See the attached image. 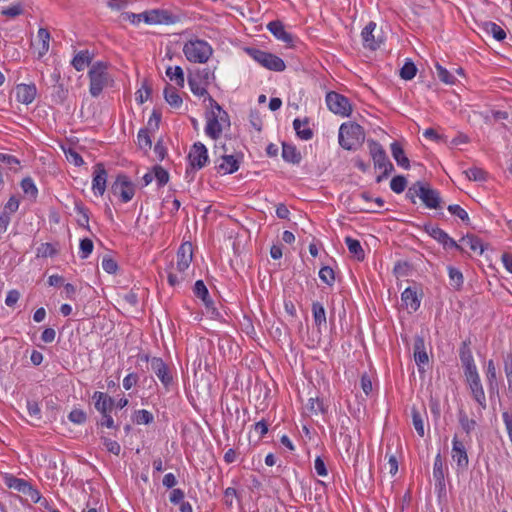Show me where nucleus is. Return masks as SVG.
Wrapping results in <instances>:
<instances>
[{"label":"nucleus","instance_id":"1","mask_svg":"<svg viewBox=\"0 0 512 512\" xmlns=\"http://www.w3.org/2000/svg\"><path fill=\"white\" fill-rule=\"evenodd\" d=\"M365 140V132L356 122L343 123L339 128V144L345 150H356Z\"/></svg>","mask_w":512,"mask_h":512},{"label":"nucleus","instance_id":"2","mask_svg":"<svg viewBox=\"0 0 512 512\" xmlns=\"http://www.w3.org/2000/svg\"><path fill=\"white\" fill-rule=\"evenodd\" d=\"M88 77L90 80L89 92L93 97H98L103 89L113 82L108 73V63L104 61L93 63L88 72Z\"/></svg>","mask_w":512,"mask_h":512},{"label":"nucleus","instance_id":"3","mask_svg":"<svg viewBox=\"0 0 512 512\" xmlns=\"http://www.w3.org/2000/svg\"><path fill=\"white\" fill-rule=\"evenodd\" d=\"M183 53L190 62L206 63L211 57L213 50L208 42L194 39L184 44Z\"/></svg>","mask_w":512,"mask_h":512},{"label":"nucleus","instance_id":"4","mask_svg":"<svg viewBox=\"0 0 512 512\" xmlns=\"http://www.w3.org/2000/svg\"><path fill=\"white\" fill-rule=\"evenodd\" d=\"M245 52L257 63H259L264 68L275 71L282 72L285 70L286 65L285 62L278 56L266 52L257 48H245Z\"/></svg>","mask_w":512,"mask_h":512},{"label":"nucleus","instance_id":"5","mask_svg":"<svg viewBox=\"0 0 512 512\" xmlns=\"http://www.w3.org/2000/svg\"><path fill=\"white\" fill-rule=\"evenodd\" d=\"M111 192L127 203L135 194V186L126 175L119 174L111 185Z\"/></svg>","mask_w":512,"mask_h":512},{"label":"nucleus","instance_id":"6","mask_svg":"<svg viewBox=\"0 0 512 512\" xmlns=\"http://www.w3.org/2000/svg\"><path fill=\"white\" fill-rule=\"evenodd\" d=\"M5 484L8 488L14 489L24 495L28 496L32 502H39L41 495L28 481L17 478L13 475L5 477Z\"/></svg>","mask_w":512,"mask_h":512},{"label":"nucleus","instance_id":"7","mask_svg":"<svg viewBox=\"0 0 512 512\" xmlns=\"http://www.w3.org/2000/svg\"><path fill=\"white\" fill-rule=\"evenodd\" d=\"M326 103L331 112L341 116H349L352 111L351 104L347 97L334 91L326 95Z\"/></svg>","mask_w":512,"mask_h":512},{"label":"nucleus","instance_id":"8","mask_svg":"<svg viewBox=\"0 0 512 512\" xmlns=\"http://www.w3.org/2000/svg\"><path fill=\"white\" fill-rule=\"evenodd\" d=\"M367 145L375 169H388V166L393 165L389 160L386 151L378 141L369 139L367 141Z\"/></svg>","mask_w":512,"mask_h":512},{"label":"nucleus","instance_id":"9","mask_svg":"<svg viewBox=\"0 0 512 512\" xmlns=\"http://www.w3.org/2000/svg\"><path fill=\"white\" fill-rule=\"evenodd\" d=\"M424 231L437 242L442 244L445 248H454L462 253L464 252V248L438 226L425 224Z\"/></svg>","mask_w":512,"mask_h":512},{"label":"nucleus","instance_id":"10","mask_svg":"<svg viewBox=\"0 0 512 512\" xmlns=\"http://www.w3.org/2000/svg\"><path fill=\"white\" fill-rule=\"evenodd\" d=\"M333 322H305V329L309 346L315 347L320 344L323 332L327 333L331 327L328 324Z\"/></svg>","mask_w":512,"mask_h":512},{"label":"nucleus","instance_id":"11","mask_svg":"<svg viewBox=\"0 0 512 512\" xmlns=\"http://www.w3.org/2000/svg\"><path fill=\"white\" fill-rule=\"evenodd\" d=\"M376 23L370 21L362 30L361 38L365 49L375 51L383 43V38L380 33H375Z\"/></svg>","mask_w":512,"mask_h":512},{"label":"nucleus","instance_id":"12","mask_svg":"<svg viewBox=\"0 0 512 512\" xmlns=\"http://www.w3.org/2000/svg\"><path fill=\"white\" fill-rule=\"evenodd\" d=\"M451 456L453 461L456 462L458 469L466 470L469 466V458L467 450L463 441L459 440L457 435L452 440Z\"/></svg>","mask_w":512,"mask_h":512},{"label":"nucleus","instance_id":"13","mask_svg":"<svg viewBox=\"0 0 512 512\" xmlns=\"http://www.w3.org/2000/svg\"><path fill=\"white\" fill-rule=\"evenodd\" d=\"M188 160L192 168L202 169L208 162V151L201 142H196L190 149Z\"/></svg>","mask_w":512,"mask_h":512},{"label":"nucleus","instance_id":"14","mask_svg":"<svg viewBox=\"0 0 512 512\" xmlns=\"http://www.w3.org/2000/svg\"><path fill=\"white\" fill-rule=\"evenodd\" d=\"M422 203L429 209H441L442 198L440 193L433 189L429 183L425 182L424 188L419 191Z\"/></svg>","mask_w":512,"mask_h":512},{"label":"nucleus","instance_id":"15","mask_svg":"<svg viewBox=\"0 0 512 512\" xmlns=\"http://www.w3.org/2000/svg\"><path fill=\"white\" fill-rule=\"evenodd\" d=\"M107 171L103 163H97L93 170L92 190L96 195L102 196L106 190Z\"/></svg>","mask_w":512,"mask_h":512},{"label":"nucleus","instance_id":"16","mask_svg":"<svg viewBox=\"0 0 512 512\" xmlns=\"http://www.w3.org/2000/svg\"><path fill=\"white\" fill-rule=\"evenodd\" d=\"M151 369L166 388L171 385L173 377L163 359L157 357L152 358Z\"/></svg>","mask_w":512,"mask_h":512},{"label":"nucleus","instance_id":"17","mask_svg":"<svg viewBox=\"0 0 512 512\" xmlns=\"http://www.w3.org/2000/svg\"><path fill=\"white\" fill-rule=\"evenodd\" d=\"M193 258V247L190 242L181 244L177 251V265L176 268L180 273L185 272Z\"/></svg>","mask_w":512,"mask_h":512},{"label":"nucleus","instance_id":"18","mask_svg":"<svg viewBox=\"0 0 512 512\" xmlns=\"http://www.w3.org/2000/svg\"><path fill=\"white\" fill-rule=\"evenodd\" d=\"M269 32L279 41L288 46L293 45V36L285 30L284 24L280 20H274L267 24Z\"/></svg>","mask_w":512,"mask_h":512},{"label":"nucleus","instance_id":"19","mask_svg":"<svg viewBox=\"0 0 512 512\" xmlns=\"http://www.w3.org/2000/svg\"><path fill=\"white\" fill-rule=\"evenodd\" d=\"M433 478L435 480V488L441 493L445 490V465L441 453H438L433 465Z\"/></svg>","mask_w":512,"mask_h":512},{"label":"nucleus","instance_id":"20","mask_svg":"<svg viewBox=\"0 0 512 512\" xmlns=\"http://www.w3.org/2000/svg\"><path fill=\"white\" fill-rule=\"evenodd\" d=\"M413 356L416 365L421 370V366L428 363L429 358L425 348L424 336L416 335L413 344Z\"/></svg>","mask_w":512,"mask_h":512},{"label":"nucleus","instance_id":"21","mask_svg":"<svg viewBox=\"0 0 512 512\" xmlns=\"http://www.w3.org/2000/svg\"><path fill=\"white\" fill-rule=\"evenodd\" d=\"M92 399L95 401L96 410L100 412L102 416L111 413L115 405L114 399L104 392H94Z\"/></svg>","mask_w":512,"mask_h":512},{"label":"nucleus","instance_id":"22","mask_svg":"<svg viewBox=\"0 0 512 512\" xmlns=\"http://www.w3.org/2000/svg\"><path fill=\"white\" fill-rule=\"evenodd\" d=\"M37 89L34 84H20L16 88V98L20 103L30 104L36 97Z\"/></svg>","mask_w":512,"mask_h":512},{"label":"nucleus","instance_id":"23","mask_svg":"<svg viewBox=\"0 0 512 512\" xmlns=\"http://www.w3.org/2000/svg\"><path fill=\"white\" fill-rule=\"evenodd\" d=\"M401 299L409 312H415L420 306V298L416 287H407L403 291Z\"/></svg>","mask_w":512,"mask_h":512},{"label":"nucleus","instance_id":"24","mask_svg":"<svg viewBox=\"0 0 512 512\" xmlns=\"http://www.w3.org/2000/svg\"><path fill=\"white\" fill-rule=\"evenodd\" d=\"M258 323L261 328H266L269 335L276 340H281L288 334V327L285 322H264V326L261 325V322Z\"/></svg>","mask_w":512,"mask_h":512},{"label":"nucleus","instance_id":"25","mask_svg":"<svg viewBox=\"0 0 512 512\" xmlns=\"http://www.w3.org/2000/svg\"><path fill=\"white\" fill-rule=\"evenodd\" d=\"M94 54L89 50H81L78 51L72 61L71 65L74 67L76 71H83L87 66H89L93 60Z\"/></svg>","mask_w":512,"mask_h":512},{"label":"nucleus","instance_id":"26","mask_svg":"<svg viewBox=\"0 0 512 512\" xmlns=\"http://www.w3.org/2000/svg\"><path fill=\"white\" fill-rule=\"evenodd\" d=\"M205 133L214 140L218 139L222 133V125L214 111H212L211 115L208 117Z\"/></svg>","mask_w":512,"mask_h":512},{"label":"nucleus","instance_id":"27","mask_svg":"<svg viewBox=\"0 0 512 512\" xmlns=\"http://www.w3.org/2000/svg\"><path fill=\"white\" fill-rule=\"evenodd\" d=\"M390 149H391V154H392L394 160L396 161L397 165L401 166L404 169H409L410 161L406 157L405 152H404L402 146L400 145V143L397 141H394L393 143H391Z\"/></svg>","mask_w":512,"mask_h":512},{"label":"nucleus","instance_id":"28","mask_svg":"<svg viewBox=\"0 0 512 512\" xmlns=\"http://www.w3.org/2000/svg\"><path fill=\"white\" fill-rule=\"evenodd\" d=\"M222 162L217 166L218 171L224 174H232L239 169V160L234 155H222Z\"/></svg>","mask_w":512,"mask_h":512},{"label":"nucleus","instance_id":"29","mask_svg":"<svg viewBox=\"0 0 512 512\" xmlns=\"http://www.w3.org/2000/svg\"><path fill=\"white\" fill-rule=\"evenodd\" d=\"M474 400L483 408L486 409V397L482 387L480 378L468 382Z\"/></svg>","mask_w":512,"mask_h":512},{"label":"nucleus","instance_id":"30","mask_svg":"<svg viewBox=\"0 0 512 512\" xmlns=\"http://www.w3.org/2000/svg\"><path fill=\"white\" fill-rule=\"evenodd\" d=\"M50 39V32L46 28H39L37 33L38 58H42L48 52Z\"/></svg>","mask_w":512,"mask_h":512},{"label":"nucleus","instance_id":"31","mask_svg":"<svg viewBox=\"0 0 512 512\" xmlns=\"http://www.w3.org/2000/svg\"><path fill=\"white\" fill-rule=\"evenodd\" d=\"M282 158L289 163L299 164L301 161V154L292 144L282 143Z\"/></svg>","mask_w":512,"mask_h":512},{"label":"nucleus","instance_id":"32","mask_svg":"<svg viewBox=\"0 0 512 512\" xmlns=\"http://www.w3.org/2000/svg\"><path fill=\"white\" fill-rule=\"evenodd\" d=\"M164 98L166 102L173 108H179L183 103L182 98L176 88L169 84H167L164 89Z\"/></svg>","mask_w":512,"mask_h":512},{"label":"nucleus","instance_id":"33","mask_svg":"<svg viewBox=\"0 0 512 512\" xmlns=\"http://www.w3.org/2000/svg\"><path fill=\"white\" fill-rule=\"evenodd\" d=\"M169 16L166 11L151 10L145 12V23L161 24L168 23Z\"/></svg>","mask_w":512,"mask_h":512},{"label":"nucleus","instance_id":"34","mask_svg":"<svg viewBox=\"0 0 512 512\" xmlns=\"http://www.w3.org/2000/svg\"><path fill=\"white\" fill-rule=\"evenodd\" d=\"M345 243L348 247L349 252L353 254L358 261L364 260L365 253L360 242L357 239L348 236L345 238Z\"/></svg>","mask_w":512,"mask_h":512},{"label":"nucleus","instance_id":"35","mask_svg":"<svg viewBox=\"0 0 512 512\" xmlns=\"http://www.w3.org/2000/svg\"><path fill=\"white\" fill-rule=\"evenodd\" d=\"M483 30L491 34L497 41H503L506 38L505 30L494 22H484Z\"/></svg>","mask_w":512,"mask_h":512},{"label":"nucleus","instance_id":"36","mask_svg":"<svg viewBox=\"0 0 512 512\" xmlns=\"http://www.w3.org/2000/svg\"><path fill=\"white\" fill-rule=\"evenodd\" d=\"M166 76L171 80L175 81L176 85L179 87H184L185 78L183 69L180 66H169L166 69Z\"/></svg>","mask_w":512,"mask_h":512},{"label":"nucleus","instance_id":"37","mask_svg":"<svg viewBox=\"0 0 512 512\" xmlns=\"http://www.w3.org/2000/svg\"><path fill=\"white\" fill-rule=\"evenodd\" d=\"M460 242L462 244L467 245L470 248V250L473 252L479 251V253L482 254L484 251L483 244H482L481 240L475 235L468 234V235L462 237Z\"/></svg>","mask_w":512,"mask_h":512},{"label":"nucleus","instance_id":"38","mask_svg":"<svg viewBox=\"0 0 512 512\" xmlns=\"http://www.w3.org/2000/svg\"><path fill=\"white\" fill-rule=\"evenodd\" d=\"M138 147L147 153L152 146V140L147 129H140L137 134Z\"/></svg>","mask_w":512,"mask_h":512},{"label":"nucleus","instance_id":"39","mask_svg":"<svg viewBox=\"0 0 512 512\" xmlns=\"http://www.w3.org/2000/svg\"><path fill=\"white\" fill-rule=\"evenodd\" d=\"M458 419L461 428L466 433V435L469 436L471 431H473L477 425L476 421L474 419H469L463 410L459 411Z\"/></svg>","mask_w":512,"mask_h":512},{"label":"nucleus","instance_id":"40","mask_svg":"<svg viewBox=\"0 0 512 512\" xmlns=\"http://www.w3.org/2000/svg\"><path fill=\"white\" fill-rule=\"evenodd\" d=\"M411 415H412L413 426H414L416 432L418 433V435L420 437H423L425 434V431H424V420H423L422 414L415 406H413L411 408Z\"/></svg>","mask_w":512,"mask_h":512},{"label":"nucleus","instance_id":"41","mask_svg":"<svg viewBox=\"0 0 512 512\" xmlns=\"http://www.w3.org/2000/svg\"><path fill=\"white\" fill-rule=\"evenodd\" d=\"M193 292L196 297L200 298L203 301L204 305L207 304V302L212 301L209 298L208 289L202 280H198L195 282Z\"/></svg>","mask_w":512,"mask_h":512},{"label":"nucleus","instance_id":"42","mask_svg":"<svg viewBox=\"0 0 512 512\" xmlns=\"http://www.w3.org/2000/svg\"><path fill=\"white\" fill-rule=\"evenodd\" d=\"M293 127L297 134V136L302 140H310L313 137V131L308 128H302V122L300 119H295L293 121Z\"/></svg>","mask_w":512,"mask_h":512},{"label":"nucleus","instance_id":"43","mask_svg":"<svg viewBox=\"0 0 512 512\" xmlns=\"http://www.w3.org/2000/svg\"><path fill=\"white\" fill-rule=\"evenodd\" d=\"M153 174L159 187H163L168 183L169 173L162 166L155 165L153 167Z\"/></svg>","mask_w":512,"mask_h":512},{"label":"nucleus","instance_id":"44","mask_svg":"<svg viewBox=\"0 0 512 512\" xmlns=\"http://www.w3.org/2000/svg\"><path fill=\"white\" fill-rule=\"evenodd\" d=\"M58 253V250L51 243H42L36 252L37 258L53 257Z\"/></svg>","mask_w":512,"mask_h":512},{"label":"nucleus","instance_id":"45","mask_svg":"<svg viewBox=\"0 0 512 512\" xmlns=\"http://www.w3.org/2000/svg\"><path fill=\"white\" fill-rule=\"evenodd\" d=\"M459 357L462 363V366H466L474 363L472 352L469 348V345L466 341H464L459 350Z\"/></svg>","mask_w":512,"mask_h":512},{"label":"nucleus","instance_id":"46","mask_svg":"<svg viewBox=\"0 0 512 512\" xmlns=\"http://www.w3.org/2000/svg\"><path fill=\"white\" fill-rule=\"evenodd\" d=\"M75 210L80 214V218H78L77 222L79 226L89 230V214L88 210L82 205V203L75 204Z\"/></svg>","mask_w":512,"mask_h":512},{"label":"nucleus","instance_id":"47","mask_svg":"<svg viewBox=\"0 0 512 512\" xmlns=\"http://www.w3.org/2000/svg\"><path fill=\"white\" fill-rule=\"evenodd\" d=\"M68 95L67 89L62 84L54 85L51 94L52 100L57 104H62Z\"/></svg>","mask_w":512,"mask_h":512},{"label":"nucleus","instance_id":"48","mask_svg":"<svg viewBox=\"0 0 512 512\" xmlns=\"http://www.w3.org/2000/svg\"><path fill=\"white\" fill-rule=\"evenodd\" d=\"M424 184L425 182L417 181L408 188L406 192V198L409 199L413 204L416 203V197L420 198L421 193L419 191L424 188Z\"/></svg>","mask_w":512,"mask_h":512},{"label":"nucleus","instance_id":"49","mask_svg":"<svg viewBox=\"0 0 512 512\" xmlns=\"http://www.w3.org/2000/svg\"><path fill=\"white\" fill-rule=\"evenodd\" d=\"M417 68L412 61H407L400 70V77L404 80H411L415 77Z\"/></svg>","mask_w":512,"mask_h":512},{"label":"nucleus","instance_id":"50","mask_svg":"<svg viewBox=\"0 0 512 512\" xmlns=\"http://www.w3.org/2000/svg\"><path fill=\"white\" fill-rule=\"evenodd\" d=\"M438 78L445 84H454L456 78L444 67H442L439 63L435 65Z\"/></svg>","mask_w":512,"mask_h":512},{"label":"nucleus","instance_id":"51","mask_svg":"<svg viewBox=\"0 0 512 512\" xmlns=\"http://www.w3.org/2000/svg\"><path fill=\"white\" fill-rule=\"evenodd\" d=\"M407 186V180L402 175H397L392 178L390 182V188L393 192L400 194L402 193Z\"/></svg>","mask_w":512,"mask_h":512},{"label":"nucleus","instance_id":"52","mask_svg":"<svg viewBox=\"0 0 512 512\" xmlns=\"http://www.w3.org/2000/svg\"><path fill=\"white\" fill-rule=\"evenodd\" d=\"M447 210L454 216L460 218L464 223L469 224L470 218L465 209L458 204H451L447 207Z\"/></svg>","mask_w":512,"mask_h":512},{"label":"nucleus","instance_id":"53","mask_svg":"<svg viewBox=\"0 0 512 512\" xmlns=\"http://www.w3.org/2000/svg\"><path fill=\"white\" fill-rule=\"evenodd\" d=\"M469 180L472 181H485L487 173L478 167H472L464 172Z\"/></svg>","mask_w":512,"mask_h":512},{"label":"nucleus","instance_id":"54","mask_svg":"<svg viewBox=\"0 0 512 512\" xmlns=\"http://www.w3.org/2000/svg\"><path fill=\"white\" fill-rule=\"evenodd\" d=\"M206 315L211 320H224V315H221L220 307H216L213 301L205 304Z\"/></svg>","mask_w":512,"mask_h":512},{"label":"nucleus","instance_id":"55","mask_svg":"<svg viewBox=\"0 0 512 512\" xmlns=\"http://www.w3.org/2000/svg\"><path fill=\"white\" fill-rule=\"evenodd\" d=\"M319 278L325 284H327L329 286L333 285V283L335 281V274H334L333 269L329 266L322 267L319 271Z\"/></svg>","mask_w":512,"mask_h":512},{"label":"nucleus","instance_id":"56","mask_svg":"<svg viewBox=\"0 0 512 512\" xmlns=\"http://www.w3.org/2000/svg\"><path fill=\"white\" fill-rule=\"evenodd\" d=\"M504 372L508 382V390L512 393V353H509L504 358Z\"/></svg>","mask_w":512,"mask_h":512},{"label":"nucleus","instance_id":"57","mask_svg":"<svg viewBox=\"0 0 512 512\" xmlns=\"http://www.w3.org/2000/svg\"><path fill=\"white\" fill-rule=\"evenodd\" d=\"M21 188L25 194H28L32 197H36L38 193V189L30 177H26L21 181Z\"/></svg>","mask_w":512,"mask_h":512},{"label":"nucleus","instance_id":"58","mask_svg":"<svg viewBox=\"0 0 512 512\" xmlns=\"http://www.w3.org/2000/svg\"><path fill=\"white\" fill-rule=\"evenodd\" d=\"M449 279L450 284L457 289L460 288L463 284L462 273L454 267H449Z\"/></svg>","mask_w":512,"mask_h":512},{"label":"nucleus","instance_id":"59","mask_svg":"<svg viewBox=\"0 0 512 512\" xmlns=\"http://www.w3.org/2000/svg\"><path fill=\"white\" fill-rule=\"evenodd\" d=\"M122 21H128L131 24L137 25L140 22H145V12L143 13H132V12H123L120 16Z\"/></svg>","mask_w":512,"mask_h":512},{"label":"nucleus","instance_id":"60","mask_svg":"<svg viewBox=\"0 0 512 512\" xmlns=\"http://www.w3.org/2000/svg\"><path fill=\"white\" fill-rule=\"evenodd\" d=\"M151 93V87L146 81H144L142 83L141 88L136 92V100L138 101L139 104H143L146 100H148Z\"/></svg>","mask_w":512,"mask_h":512},{"label":"nucleus","instance_id":"61","mask_svg":"<svg viewBox=\"0 0 512 512\" xmlns=\"http://www.w3.org/2000/svg\"><path fill=\"white\" fill-rule=\"evenodd\" d=\"M486 376L490 389L497 387L496 367L493 360L488 361Z\"/></svg>","mask_w":512,"mask_h":512},{"label":"nucleus","instance_id":"62","mask_svg":"<svg viewBox=\"0 0 512 512\" xmlns=\"http://www.w3.org/2000/svg\"><path fill=\"white\" fill-rule=\"evenodd\" d=\"M154 420L153 414L148 410H138L135 415V421L137 424H150Z\"/></svg>","mask_w":512,"mask_h":512},{"label":"nucleus","instance_id":"63","mask_svg":"<svg viewBox=\"0 0 512 512\" xmlns=\"http://www.w3.org/2000/svg\"><path fill=\"white\" fill-rule=\"evenodd\" d=\"M93 242L89 238H84L80 241V258L86 259L93 251Z\"/></svg>","mask_w":512,"mask_h":512},{"label":"nucleus","instance_id":"64","mask_svg":"<svg viewBox=\"0 0 512 512\" xmlns=\"http://www.w3.org/2000/svg\"><path fill=\"white\" fill-rule=\"evenodd\" d=\"M68 419L74 424H83L86 422L87 415L81 409H73L69 415Z\"/></svg>","mask_w":512,"mask_h":512}]
</instances>
